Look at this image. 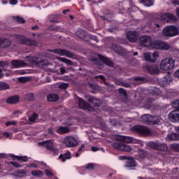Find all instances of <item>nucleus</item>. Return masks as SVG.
Masks as SVG:
<instances>
[{"mask_svg":"<svg viewBox=\"0 0 179 179\" xmlns=\"http://www.w3.org/2000/svg\"><path fill=\"white\" fill-rule=\"evenodd\" d=\"M133 80L135 82H141V83H145V82H146V78L145 77L136 76L134 78Z\"/></svg>","mask_w":179,"mask_h":179,"instance_id":"c03bdc74","label":"nucleus"},{"mask_svg":"<svg viewBox=\"0 0 179 179\" xmlns=\"http://www.w3.org/2000/svg\"><path fill=\"white\" fill-rule=\"evenodd\" d=\"M69 132V128L61 126L57 130V134H68Z\"/></svg>","mask_w":179,"mask_h":179,"instance_id":"2f4dec72","label":"nucleus"},{"mask_svg":"<svg viewBox=\"0 0 179 179\" xmlns=\"http://www.w3.org/2000/svg\"><path fill=\"white\" fill-rule=\"evenodd\" d=\"M47 100L50 102L58 101L59 96L57 94H49L47 95Z\"/></svg>","mask_w":179,"mask_h":179,"instance_id":"c756f323","label":"nucleus"},{"mask_svg":"<svg viewBox=\"0 0 179 179\" xmlns=\"http://www.w3.org/2000/svg\"><path fill=\"white\" fill-rule=\"evenodd\" d=\"M18 80L21 82V83H26V82H29L30 79L28 77H20L18 78Z\"/></svg>","mask_w":179,"mask_h":179,"instance_id":"49530a36","label":"nucleus"},{"mask_svg":"<svg viewBox=\"0 0 179 179\" xmlns=\"http://www.w3.org/2000/svg\"><path fill=\"white\" fill-rule=\"evenodd\" d=\"M110 122L113 127H117V121L115 120L110 119Z\"/></svg>","mask_w":179,"mask_h":179,"instance_id":"052dcab7","label":"nucleus"},{"mask_svg":"<svg viewBox=\"0 0 179 179\" xmlns=\"http://www.w3.org/2000/svg\"><path fill=\"white\" fill-rule=\"evenodd\" d=\"M30 64L32 65H38L39 66H47L45 61L41 60L39 57H31L29 59Z\"/></svg>","mask_w":179,"mask_h":179,"instance_id":"f8f14e48","label":"nucleus"},{"mask_svg":"<svg viewBox=\"0 0 179 179\" xmlns=\"http://www.w3.org/2000/svg\"><path fill=\"white\" fill-rule=\"evenodd\" d=\"M77 36L80 38H85V37H87V31L86 30L81 29L77 32Z\"/></svg>","mask_w":179,"mask_h":179,"instance_id":"c9c22d12","label":"nucleus"},{"mask_svg":"<svg viewBox=\"0 0 179 179\" xmlns=\"http://www.w3.org/2000/svg\"><path fill=\"white\" fill-rule=\"evenodd\" d=\"M152 103H153V99L148 98L145 101V104L144 105L145 108H146L147 110H150V108H152Z\"/></svg>","mask_w":179,"mask_h":179,"instance_id":"72a5a7b5","label":"nucleus"},{"mask_svg":"<svg viewBox=\"0 0 179 179\" xmlns=\"http://www.w3.org/2000/svg\"><path fill=\"white\" fill-rule=\"evenodd\" d=\"M99 58L103 64H106L108 66H114V63L110 60L108 58L101 55H99Z\"/></svg>","mask_w":179,"mask_h":179,"instance_id":"cd10ccee","label":"nucleus"},{"mask_svg":"<svg viewBox=\"0 0 179 179\" xmlns=\"http://www.w3.org/2000/svg\"><path fill=\"white\" fill-rule=\"evenodd\" d=\"M90 39L96 41V43H99V38L96 36H91Z\"/></svg>","mask_w":179,"mask_h":179,"instance_id":"bf43d9fd","label":"nucleus"},{"mask_svg":"<svg viewBox=\"0 0 179 179\" xmlns=\"http://www.w3.org/2000/svg\"><path fill=\"white\" fill-rule=\"evenodd\" d=\"M72 158V155L70 151H67L64 154H60L59 156V159L62 160V162H65L66 160H69V159Z\"/></svg>","mask_w":179,"mask_h":179,"instance_id":"bb28decb","label":"nucleus"},{"mask_svg":"<svg viewBox=\"0 0 179 179\" xmlns=\"http://www.w3.org/2000/svg\"><path fill=\"white\" fill-rule=\"evenodd\" d=\"M11 65L13 68H23L27 66V63L22 60L14 59L11 62Z\"/></svg>","mask_w":179,"mask_h":179,"instance_id":"dca6fc26","label":"nucleus"},{"mask_svg":"<svg viewBox=\"0 0 179 179\" xmlns=\"http://www.w3.org/2000/svg\"><path fill=\"white\" fill-rule=\"evenodd\" d=\"M78 107L82 108V110H85V111H89L90 113H94L96 111V108L92 106L91 104L86 102L83 99L78 97Z\"/></svg>","mask_w":179,"mask_h":179,"instance_id":"423d86ee","label":"nucleus"},{"mask_svg":"<svg viewBox=\"0 0 179 179\" xmlns=\"http://www.w3.org/2000/svg\"><path fill=\"white\" fill-rule=\"evenodd\" d=\"M140 2L145 6H152L153 5V0H140Z\"/></svg>","mask_w":179,"mask_h":179,"instance_id":"37998d69","label":"nucleus"},{"mask_svg":"<svg viewBox=\"0 0 179 179\" xmlns=\"http://www.w3.org/2000/svg\"><path fill=\"white\" fill-rule=\"evenodd\" d=\"M38 118V115L34 113L31 117H29V122H36V120Z\"/></svg>","mask_w":179,"mask_h":179,"instance_id":"79ce46f5","label":"nucleus"},{"mask_svg":"<svg viewBox=\"0 0 179 179\" xmlns=\"http://www.w3.org/2000/svg\"><path fill=\"white\" fill-rule=\"evenodd\" d=\"M90 87L92 89V90H97L99 89V86L93 85V83L90 84Z\"/></svg>","mask_w":179,"mask_h":179,"instance_id":"4d7b16f0","label":"nucleus"},{"mask_svg":"<svg viewBox=\"0 0 179 179\" xmlns=\"http://www.w3.org/2000/svg\"><path fill=\"white\" fill-rule=\"evenodd\" d=\"M117 174V171L115 170H110L108 176H107L108 179H111V177L115 176Z\"/></svg>","mask_w":179,"mask_h":179,"instance_id":"8fccbe9b","label":"nucleus"},{"mask_svg":"<svg viewBox=\"0 0 179 179\" xmlns=\"http://www.w3.org/2000/svg\"><path fill=\"white\" fill-rule=\"evenodd\" d=\"M12 41L8 38H0V48H8L10 47Z\"/></svg>","mask_w":179,"mask_h":179,"instance_id":"6ab92c4d","label":"nucleus"},{"mask_svg":"<svg viewBox=\"0 0 179 179\" xmlns=\"http://www.w3.org/2000/svg\"><path fill=\"white\" fill-rule=\"evenodd\" d=\"M118 92L122 96H127V91L124 88H119Z\"/></svg>","mask_w":179,"mask_h":179,"instance_id":"603ef678","label":"nucleus"},{"mask_svg":"<svg viewBox=\"0 0 179 179\" xmlns=\"http://www.w3.org/2000/svg\"><path fill=\"white\" fill-rule=\"evenodd\" d=\"M6 127H10V125H17V123L15 121L10 122H6L5 124Z\"/></svg>","mask_w":179,"mask_h":179,"instance_id":"864d4df0","label":"nucleus"},{"mask_svg":"<svg viewBox=\"0 0 179 179\" xmlns=\"http://www.w3.org/2000/svg\"><path fill=\"white\" fill-rule=\"evenodd\" d=\"M10 157L13 159V160H18V162H23L24 163H27L29 162V157L27 156H19L15 155L13 154L10 155Z\"/></svg>","mask_w":179,"mask_h":179,"instance_id":"4be33fe9","label":"nucleus"},{"mask_svg":"<svg viewBox=\"0 0 179 179\" xmlns=\"http://www.w3.org/2000/svg\"><path fill=\"white\" fill-rule=\"evenodd\" d=\"M14 19L15 22H17V23H20L21 24L26 23V20L20 16L14 17Z\"/></svg>","mask_w":179,"mask_h":179,"instance_id":"a18cd8bd","label":"nucleus"},{"mask_svg":"<svg viewBox=\"0 0 179 179\" xmlns=\"http://www.w3.org/2000/svg\"><path fill=\"white\" fill-rule=\"evenodd\" d=\"M124 167L132 170L134 167H136V161L131 157H129L128 160L126 162Z\"/></svg>","mask_w":179,"mask_h":179,"instance_id":"aec40b11","label":"nucleus"},{"mask_svg":"<svg viewBox=\"0 0 179 179\" xmlns=\"http://www.w3.org/2000/svg\"><path fill=\"white\" fill-rule=\"evenodd\" d=\"M174 103L176 105V108H178V110H179V99L175 101Z\"/></svg>","mask_w":179,"mask_h":179,"instance_id":"69168bd1","label":"nucleus"},{"mask_svg":"<svg viewBox=\"0 0 179 179\" xmlns=\"http://www.w3.org/2000/svg\"><path fill=\"white\" fill-rule=\"evenodd\" d=\"M16 40L22 45H28L29 47H37V41L33 39L27 38L23 35H16Z\"/></svg>","mask_w":179,"mask_h":179,"instance_id":"f03ea898","label":"nucleus"},{"mask_svg":"<svg viewBox=\"0 0 179 179\" xmlns=\"http://www.w3.org/2000/svg\"><path fill=\"white\" fill-rule=\"evenodd\" d=\"M9 89V84L5 82H0V90H8Z\"/></svg>","mask_w":179,"mask_h":179,"instance_id":"a19ab883","label":"nucleus"},{"mask_svg":"<svg viewBox=\"0 0 179 179\" xmlns=\"http://www.w3.org/2000/svg\"><path fill=\"white\" fill-rule=\"evenodd\" d=\"M174 66H176V60L170 57L164 59L159 65L162 71H171Z\"/></svg>","mask_w":179,"mask_h":179,"instance_id":"f257e3e1","label":"nucleus"},{"mask_svg":"<svg viewBox=\"0 0 179 179\" xmlns=\"http://www.w3.org/2000/svg\"><path fill=\"white\" fill-rule=\"evenodd\" d=\"M127 38L131 43H135L138 40V35H136V32L129 31L127 34Z\"/></svg>","mask_w":179,"mask_h":179,"instance_id":"b1692460","label":"nucleus"},{"mask_svg":"<svg viewBox=\"0 0 179 179\" xmlns=\"http://www.w3.org/2000/svg\"><path fill=\"white\" fill-rule=\"evenodd\" d=\"M59 89H63V90H66L67 87H69V83H63L59 85Z\"/></svg>","mask_w":179,"mask_h":179,"instance_id":"09e8293b","label":"nucleus"},{"mask_svg":"<svg viewBox=\"0 0 179 179\" xmlns=\"http://www.w3.org/2000/svg\"><path fill=\"white\" fill-rule=\"evenodd\" d=\"M144 22H145L146 26L149 29H156L157 27V14H148Z\"/></svg>","mask_w":179,"mask_h":179,"instance_id":"7ed1b4c3","label":"nucleus"},{"mask_svg":"<svg viewBox=\"0 0 179 179\" xmlns=\"http://www.w3.org/2000/svg\"><path fill=\"white\" fill-rule=\"evenodd\" d=\"M163 34L166 37H176L179 34V29L174 25L167 26L164 29Z\"/></svg>","mask_w":179,"mask_h":179,"instance_id":"39448f33","label":"nucleus"},{"mask_svg":"<svg viewBox=\"0 0 179 179\" xmlns=\"http://www.w3.org/2000/svg\"><path fill=\"white\" fill-rule=\"evenodd\" d=\"M141 121L147 125H156L157 124V119L156 116L145 114L141 116Z\"/></svg>","mask_w":179,"mask_h":179,"instance_id":"0eeeda50","label":"nucleus"},{"mask_svg":"<svg viewBox=\"0 0 179 179\" xmlns=\"http://www.w3.org/2000/svg\"><path fill=\"white\" fill-rule=\"evenodd\" d=\"M131 131L133 132H136L140 135H143L144 136H150L152 135V131L149 128L145 126L136 125L131 127Z\"/></svg>","mask_w":179,"mask_h":179,"instance_id":"20e7f679","label":"nucleus"},{"mask_svg":"<svg viewBox=\"0 0 179 179\" xmlns=\"http://www.w3.org/2000/svg\"><path fill=\"white\" fill-rule=\"evenodd\" d=\"M53 52L54 54H57L58 55H60L61 57H67V58H72L73 57H74L73 54H72V52L68 51V50H65L64 49H55L53 50Z\"/></svg>","mask_w":179,"mask_h":179,"instance_id":"9b49d317","label":"nucleus"},{"mask_svg":"<svg viewBox=\"0 0 179 179\" xmlns=\"http://www.w3.org/2000/svg\"><path fill=\"white\" fill-rule=\"evenodd\" d=\"M31 174L34 176V177H43V172L40 170L38 171H32Z\"/></svg>","mask_w":179,"mask_h":179,"instance_id":"ea45409f","label":"nucleus"},{"mask_svg":"<svg viewBox=\"0 0 179 179\" xmlns=\"http://www.w3.org/2000/svg\"><path fill=\"white\" fill-rule=\"evenodd\" d=\"M15 176L19 177L20 178H23L27 176V170L26 169H18L15 172Z\"/></svg>","mask_w":179,"mask_h":179,"instance_id":"c85d7f7f","label":"nucleus"},{"mask_svg":"<svg viewBox=\"0 0 179 179\" xmlns=\"http://www.w3.org/2000/svg\"><path fill=\"white\" fill-rule=\"evenodd\" d=\"M149 152L145 150L140 149L138 150V156L141 159H145L148 157Z\"/></svg>","mask_w":179,"mask_h":179,"instance_id":"473e14b6","label":"nucleus"},{"mask_svg":"<svg viewBox=\"0 0 179 179\" xmlns=\"http://www.w3.org/2000/svg\"><path fill=\"white\" fill-rule=\"evenodd\" d=\"M117 141L124 142V143H132L134 142V138L128 136H118Z\"/></svg>","mask_w":179,"mask_h":179,"instance_id":"a211bd4d","label":"nucleus"},{"mask_svg":"<svg viewBox=\"0 0 179 179\" xmlns=\"http://www.w3.org/2000/svg\"><path fill=\"white\" fill-rule=\"evenodd\" d=\"M173 5H179V0H172Z\"/></svg>","mask_w":179,"mask_h":179,"instance_id":"338daca9","label":"nucleus"},{"mask_svg":"<svg viewBox=\"0 0 179 179\" xmlns=\"http://www.w3.org/2000/svg\"><path fill=\"white\" fill-rule=\"evenodd\" d=\"M8 157H9V155L5 153H0V159H8Z\"/></svg>","mask_w":179,"mask_h":179,"instance_id":"13d9d810","label":"nucleus"},{"mask_svg":"<svg viewBox=\"0 0 179 179\" xmlns=\"http://www.w3.org/2000/svg\"><path fill=\"white\" fill-rule=\"evenodd\" d=\"M10 164L13 166V167H16L17 169H20L22 167V165L19 164V162L11 161L10 162Z\"/></svg>","mask_w":179,"mask_h":179,"instance_id":"de8ad7c7","label":"nucleus"},{"mask_svg":"<svg viewBox=\"0 0 179 179\" xmlns=\"http://www.w3.org/2000/svg\"><path fill=\"white\" fill-rule=\"evenodd\" d=\"M86 169L87 170H93L94 169V164L89 163L88 164H87Z\"/></svg>","mask_w":179,"mask_h":179,"instance_id":"6e6d98bb","label":"nucleus"},{"mask_svg":"<svg viewBox=\"0 0 179 179\" xmlns=\"http://www.w3.org/2000/svg\"><path fill=\"white\" fill-rule=\"evenodd\" d=\"M140 44L142 47H152V38L150 36H141L140 38Z\"/></svg>","mask_w":179,"mask_h":179,"instance_id":"4468645a","label":"nucleus"},{"mask_svg":"<svg viewBox=\"0 0 179 179\" xmlns=\"http://www.w3.org/2000/svg\"><path fill=\"white\" fill-rule=\"evenodd\" d=\"M173 82V77L170 74H167L164 76L163 80L159 82V85L161 86H167V85H169L170 83Z\"/></svg>","mask_w":179,"mask_h":179,"instance_id":"5701e85b","label":"nucleus"},{"mask_svg":"<svg viewBox=\"0 0 179 179\" xmlns=\"http://www.w3.org/2000/svg\"><path fill=\"white\" fill-rule=\"evenodd\" d=\"M145 61L147 62H151V64H155L157 59V52H154L152 54L150 52H146L143 54Z\"/></svg>","mask_w":179,"mask_h":179,"instance_id":"1a4fd4ad","label":"nucleus"},{"mask_svg":"<svg viewBox=\"0 0 179 179\" xmlns=\"http://www.w3.org/2000/svg\"><path fill=\"white\" fill-rule=\"evenodd\" d=\"M58 60L64 64H67V66H69V65H73L72 61L66 59L65 57H58Z\"/></svg>","mask_w":179,"mask_h":179,"instance_id":"4c0bfd02","label":"nucleus"},{"mask_svg":"<svg viewBox=\"0 0 179 179\" xmlns=\"http://www.w3.org/2000/svg\"><path fill=\"white\" fill-rule=\"evenodd\" d=\"M64 145L67 148H75L78 146V141L72 136H68L64 138Z\"/></svg>","mask_w":179,"mask_h":179,"instance_id":"9d476101","label":"nucleus"},{"mask_svg":"<svg viewBox=\"0 0 179 179\" xmlns=\"http://www.w3.org/2000/svg\"><path fill=\"white\" fill-rule=\"evenodd\" d=\"M168 138H169L170 141H179V134H168Z\"/></svg>","mask_w":179,"mask_h":179,"instance_id":"e433bc0d","label":"nucleus"},{"mask_svg":"<svg viewBox=\"0 0 179 179\" xmlns=\"http://www.w3.org/2000/svg\"><path fill=\"white\" fill-rule=\"evenodd\" d=\"M60 72H61V73H62V74L66 73V70L65 69V67H61V68H60Z\"/></svg>","mask_w":179,"mask_h":179,"instance_id":"0e129e2a","label":"nucleus"},{"mask_svg":"<svg viewBox=\"0 0 179 179\" xmlns=\"http://www.w3.org/2000/svg\"><path fill=\"white\" fill-rule=\"evenodd\" d=\"M170 48V45L164 43L163 41L157 42V49L158 50H169Z\"/></svg>","mask_w":179,"mask_h":179,"instance_id":"7c9ffc66","label":"nucleus"},{"mask_svg":"<svg viewBox=\"0 0 179 179\" xmlns=\"http://www.w3.org/2000/svg\"><path fill=\"white\" fill-rule=\"evenodd\" d=\"M175 76L179 78V69L175 72Z\"/></svg>","mask_w":179,"mask_h":179,"instance_id":"774afa93","label":"nucleus"},{"mask_svg":"<svg viewBox=\"0 0 179 179\" xmlns=\"http://www.w3.org/2000/svg\"><path fill=\"white\" fill-rule=\"evenodd\" d=\"M19 100H20V97L18 95H14L7 98L6 103L8 104H16L19 103Z\"/></svg>","mask_w":179,"mask_h":179,"instance_id":"393cba45","label":"nucleus"},{"mask_svg":"<svg viewBox=\"0 0 179 179\" xmlns=\"http://www.w3.org/2000/svg\"><path fill=\"white\" fill-rule=\"evenodd\" d=\"M121 86H122L123 87H130L131 85H129L128 83H122Z\"/></svg>","mask_w":179,"mask_h":179,"instance_id":"680f3d73","label":"nucleus"},{"mask_svg":"<svg viewBox=\"0 0 179 179\" xmlns=\"http://www.w3.org/2000/svg\"><path fill=\"white\" fill-rule=\"evenodd\" d=\"M169 148L167 147V145L163 143V144H158L157 146V150H160L161 152H166Z\"/></svg>","mask_w":179,"mask_h":179,"instance_id":"58836bf2","label":"nucleus"},{"mask_svg":"<svg viewBox=\"0 0 179 179\" xmlns=\"http://www.w3.org/2000/svg\"><path fill=\"white\" fill-rule=\"evenodd\" d=\"M169 121H171V122H178L179 113H177L176 110H173L169 114Z\"/></svg>","mask_w":179,"mask_h":179,"instance_id":"412c9836","label":"nucleus"},{"mask_svg":"<svg viewBox=\"0 0 179 179\" xmlns=\"http://www.w3.org/2000/svg\"><path fill=\"white\" fill-rule=\"evenodd\" d=\"M162 20L167 22V23H176L178 20L174 15L169 13L162 15Z\"/></svg>","mask_w":179,"mask_h":179,"instance_id":"ddd939ff","label":"nucleus"},{"mask_svg":"<svg viewBox=\"0 0 179 179\" xmlns=\"http://www.w3.org/2000/svg\"><path fill=\"white\" fill-rule=\"evenodd\" d=\"M111 49L117 54H119V55H124L125 54V50H124V48L117 43L112 44Z\"/></svg>","mask_w":179,"mask_h":179,"instance_id":"2eb2a0df","label":"nucleus"},{"mask_svg":"<svg viewBox=\"0 0 179 179\" xmlns=\"http://www.w3.org/2000/svg\"><path fill=\"white\" fill-rule=\"evenodd\" d=\"M113 147L117 150H121L122 152H131V150H132V148H131V146L120 141L114 142L113 143Z\"/></svg>","mask_w":179,"mask_h":179,"instance_id":"6e6552de","label":"nucleus"},{"mask_svg":"<svg viewBox=\"0 0 179 179\" xmlns=\"http://www.w3.org/2000/svg\"><path fill=\"white\" fill-rule=\"evenodd\" d=\"M45 173L48 177H54V173H52V172L48 169H45Z\"/></svg>","mask_w":179,"mask_h":179,"instance_id":"5fc2aeb1","label":"nucleus"},{"mask_svg":"<svg viewBox=\"0 0 179 179\" xmlns=\"http://www.w3.org/2000/svg\"><path fill=\"white\" fill-rule=\"evenodd\" d=\"M10 5H17V0H10Z\"/></svg>","mask_w":179,"mask_h":179,"instance_id":"e2e57ef3","label":"nucleus"},{"mask_svg":"<svg viewBox=\"0 0 179 179\" xmlns=\"http://www.w3.org/2000/svg\"><path fill=\"white\" fill-rule=\"evenodd\" d=\"M27 98L29 101H33L34 100V94L33 93L27 94Z\"/></svg>","mask_w":179,"mask_h":179,"instance_id":"3c124183","label":"nucleus"},{"mask_svg":"<svg viewBox=\"0 0 179 179\" xmlns=\"http://www.w3.org/2000/svg\"><path fill=\"white\" fill-rule=\"evenodd\" d=\"M148 72L150 73V75H156L157 74V64L156 65H147L145 66Z\"/></svg>","mask_w":179,"mask_h":179,"instance_id":"a878e982","label":"nucleus"},{"mask_svg":"<svg viewBox=\"0 0 179 179\" xmlns=\"http://www.w3.org/2000/svg\"><path fill=\"white\" fill-rule=\"evenodd\" d=\"M148 148H150V149H152L154 150H157V143L150 141L147 143Z\"/></svg>","mask_w":179,"mask_h":179,"instance_id":"f704fd0d","label":"nucleus"},{"mask_svg":"<svg viewBox=\"0 0 179 179\" xmlns=\"http://www.w3.org/2000/svg\"><path fill=\"white\" fill-rule=\"evenodd\" d=\"M88 101L94 106V107H101V102L97 98L94 96H87Z\"/></svg>","mask_w":179,"mask_h":179,"instance_id":"f3484780","label":"nucleus"}]
</instances>
